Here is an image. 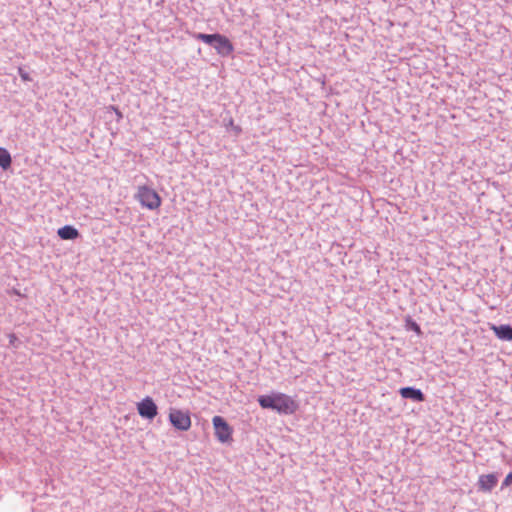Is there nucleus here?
I'll list each match as a JSON object with an SVG mask.
<instances>
[{
	"instance_id": "nucleus-1",
	"label": "nucleus",
	"mask_w": 512,
	"mask_h": 512,
	"mask_svg": "<svg viewBox=\"0 0 512 512\" xmlns=\"http://www.w3.org/2000/svg\"><path fill=\"white\" fill-rule=\"evenodd\" d=\"M258 403L263 409H272L285 415L294 414L299 408L298 403L284 393L259 396Z\"/></svg>"
},
{
	"instance_id": "nucleus-2",
	"label": "nucleus",
	"mask_w": 512,
	"mask_h": 512,
	"mask_svg": "<svg viewBox=\"0 0 512 512\" xmlns=\"http://www.w3.org/2000/svg\"><path fill=\"white\" fill-rule=\"evenodd\" d=\"M197 40H200L206 44L213 45L216 52L225 57L229 56L233 50V44L231 41L224 35L221 34H204V33H197L194 36Z\"/></svg>"
},
{
	"instance_id": "nucleus-3",
	"label": "nucleus",
	"mask_w": 512,
	"mask_h": 512,
	"mask_svg": "<svg viewBox=\"0 0 512 512\" xmlns=\"http://www.w3.org/2000/svg\"><path fill=\"white\" fill-rule=\"evenodd\" d=\"M135 198L143 207L149 210L158 209L162 203L160 195L154 189L146 185H141L137 188Z\"/></svg>"
},
{
	"instance_id": "nucleus-4",
	"label": "nucleus",
	"mask_w": 512,
	"mask_h": 512,
	"mask_svg": "<svg viewBox=\"0 0 512 512\" xmlns=\"http://www.w3.org/2000/svg\"><path fill=\"white\" fill-rule=\"evenodd\" d=\"M214 434L221 443H231L233 441V428L221 416L212 418Z\"/></svg>"
},
{
	"instance_id": "nucleus-5",
	"label": "nucleus",
	"mask_w": 512,
	"mask_h": 512,
	"mask_svg": "<svg viewBox=\"0 0 512 512\" xmlns=\"http://www.w3.org/2000/svg\"><path fill=\"white\" fill-rule=\"evenodd\" d=\"M169 421L178 430L187 431L191 428L192 421L190 413L180 409H170Z\"/></svg>"
},
{
	"instance_id": "nucleus-6",
	"label": "nucleus",
	"mask_w": 512,
	"mask_h": 512,
	"mask_svg": "<svg viewBox=\"0 0 512 512\" xmlns=\"http://www.w3.org/2000/svg\"><path fill=\"white\" fill-rule=\"evenodd\" d=\"M137 411L141 417L147 419H153L158 413L157 406L151 397H145L137 403Z\"/></svg>"
},
{
	"instance_id": "nucleus-7",
	"label": "nucleus",
	"mask_w": 512,
	"mask_h": 512,
	"mask_svg": "<svg viewBox=\"0 0 512 512\" xmlns=\"http://www.w3.org/2000/svg\"><path fill=\"white\" fill-rule=\"evenodd\" d=\"M498 483V478L496 474H482L478 477L477 485L478 489L481 492L489 493L491 492Z\"/></svg>"
},
{
	"instance_id": "nucleus-8",
	"label": "nucleus",
	"mask_w": 512,
	"mask_h": 512,
	"mask_svg": "<svg viewBox=\"0 0 512 512\" xmlns=\"http://www.w3.org/2000/svg\"><path fill=\"white\" fill-rule=\"evenodd\" d=\"M490 329L494 332L496 337L500 340L512 341V326L510 325H499L492 324Z\"/></svg>"
},
{
	"instance_id": "nucleus-9",
	"label": "nucleus",
	"mask_w": 512,
	"mask_h": 512,
	"mask_svg": "<svg viewBox=\"0 0 512 512\" xmlns=\"http://www.w3.org/2000/svg\"><path fill=\"white\" fill-rule=\"evenodd\" d=\"M399 393L405 399H412L417 402H422L425 400L422 391L413 387H403L399 390Z\"/></svg>"
},
{
	"instance_id": "nucleus-10",
	"label": "nucleus",
	"mask_w": 512,
	"mask_h": 512,
	"mask_svg": "<svg viewBox=\"0 0 512 512\" xmlns=\"http://www.w3.org/2000/svg\"><path fill=\"white\" fill-rule=\"evenodd\" d=\"M57 234L63 240H74L79 237V231L71 225L59 228Z\"/></svg>"
},
{
	"instance_id": "nucleus-11",
	"label": "nucleus",
	"mask_w": 512,
	"mask_h": 512,
	"mask_svg": "<svg viewBox=\"0 0 512 512\" xmlns=\"http://www.w3.org/2000/svg\"><path fill=\"white\" fill-rule=\"evenodd\" d=\"M12 163V158L10 153L5 149L0 147V167L4 170H7Z\"/></svg>"
},
{
	"instance_id": "nucleus-12",
	"label": "nucleus",
	"mask_w": 512,
	"mask_h": 512,
	"mask_svg": "<svg viewBox=\"0 0 512 512\" xmlns=\"http://www.w3.org/2000/svg\"><path fill=\"white\" fill-rule=\"evenodd\" d=\"M512 484V471L510 473L507 474V476L505 477V479L503 480L502 482V489L505 488V487H508Z\"/></svg>"
},
{
	"instance_id": "nucleus-13",
	"label": "nucleus",
	"mask_w": 512,
	"mask_h": 512,
	"mask_svg": "<svg viewBox=\"0 0 512 512\" xmlns=\"http://www.w3.org/2000/svg\"><path fill=\"white\" fill-rule=\"evenodd\" d=\"M109 109L114 111V113H115V115L117 117V121H120L123 118L122 112L116 106L111 105L109 107Z\"/></svg>"
},
{
	"instance_id": "nucleus-14",
	"label": "nucleus",
	"mask_w": 512,
	"mask_h": 512,
	"mask_svg": "<svg viewBox=\"0 0 512 512\" xmlns=\"http://www.w3.org/2000/svg\"><path fill=\"white\" fill-rule=\"evenodd\" d=\"M19 75L23 81H30V76L27 72H25L22 68L18 69Z\"/></svg>"
},
{
	"instance_id": "nucleus-15",
	"label": "nucleus",
	"mask_w": 512,
	"mask_h": 512,
	"mask_svg": "<svg viewBox=\"0 0 512 512\" xmlns=\"http://www.w3.org/2000/svg\"><path fill=\"white\" fill-rule=\"evenodd\" d=\"M412 329H413L417 334H420V333H421L420 326H419L417 323H415V322H413V323H412Z\"/></svg>"
},
{
	"instance_id": "nucleus-16",
	"label": "nucleus",
	"mask_w": 512,
	"mask_h": 512,
	"mask_svg": "<svg viewBox=\"0 0 512 512\" xmlns=\"http://www.w3.org/2000/svg\"><path fill=\"white\" fill-rule=\"evenodd\" d=\"M232 128H233V130H234V132H235L236 134H239V133H241V131H242V130H241V128H240L239 126H233Z\"/></svg>"
},
{
	"instance_id": "nucleus-17",
	"label": "nucleus",
	"mask_w": 512,
	"mask_h": 512,
	"mask_svg": "<svg viewBox=\"0 0 512 512\" xmlns=\"http://www.w3.org/2000/svg\"><path fill=\"white\" fill-rule=\"evenodd\" d=\"M229 126H231V127H233V126H234V121H233V119H230V121H229Z\"/></svg>"
}]
</instances>
